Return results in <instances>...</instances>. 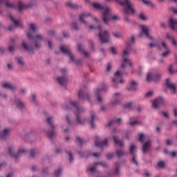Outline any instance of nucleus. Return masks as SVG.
I'll return each mask as SVG.
<instances>
[{
	"instance_id": "680f3d73",
	"label": "nucleus",
	"mask_w": 177,
	"mask_h": 177,
	"mask_svg": "<svg viewBox=\"0 0 177 177\" xmlns=\"http://www.w3.org/2000/svg\"><path fill=\"white\" fill-rule=\"evenodd\" d=\"M151 95H153V91H149L146 95L145 96L147 97H150V96H151Z\"/></svg>"
},
{
	"instance_id": "7c9ffc66",
	"label": "nucleus",
	"mask_w": 177,
	"mask_h": 177,
	"mask_svg": "<svg viewBox=\"0 0 177 177\" xmlns=\"http://www.w3.org/2000/svg\"><path fill=\"white\" fill-rule=\"evenodd\" d=\"M150 146H151V143H150V140L147 141L142 147V151L143 153H147V151H149V149H150Z\"/></svg>"
},
{
	"instance_id": "1a4fd4ad",
	"label": "nucleus",
	"mask_w": 177,
	"mask_h": 177,
	"mask_svg": "<svg viewBox=\"0 0 177 177\" xmlns=\"http://www.w3.org/2000/svg\"><path fill=\"white\" fill-rule=\"evenodd\" d=\"M47 122L48 125L52 128L51 131L47 132V136L49 138V139H53V137L55 136V131L53 129H55V125H53V117H48L47 118Z\"/></svg>"
},
{
	"instance_id": "6e6552de",
	"label": "nucleus",
	"mask_w": 177,
	"mask_h": 177,
	"mask_svg": "<svg viewBox=\"0 0 177 177\" xmlns=\"http://www.w3.org/2000/svg\"><path fill=\"white\" fill-rule=\"evenodd\" d=\"M106 89H107V86L103 84L101 86H99V87L95 91V96L97 100L100 102V103H102V102H103V99L102 98V96H100V93H102V91H106Z\"/></svg>"
},
{
	"instance_id": "7ed1b4c3",
	"label": "nucleus",
	"mask_w": 177,
	"mask_h": 177,
	"mask_svg": "<svg viewBox=\"0 0 177 177\" xmlns=\"http://www.w3.org/2000/svg\"><path fill=\"white\" fill-rule=\"evenodd\" d=\"M93 6L94 9H98V10H103V21L105 23V24H107L109 21L111 19V9L109 8L107 6H100V3H94L93 4Z\"/></svg>"
},
{
	"instance_id": "13d9d810",
	"label": "nucleus",
	"mask_w": 177,
	"mask_h": 177,
	"mask_svg": "<svg viewBox=\"0 0 177 177\" xmlns=\"http://www.w3.org/2000/svg\"><path fill=\"white\" fill-rule=\"evenodd\" d=\"M9 52H13L15 50V46H10L8 48Z\"/></svg>"
},
{
	"instance_id": "a878e982",
	"label": "nucleus",
	"mask_w": 177,
	"mask_h": 177,
	"mask_svg": "<svg viewBox=\"0 0 177 177\" xmlns=\"http://www.w3.org/2000/svg\"><path fill=\"white\" fill-rule=\"evenodd\" d=\"M162 46H163L165 50H166V52L162 54V56L163 57H167V56L169 55V48H168V46H167V44H165L164 41H162Z\"/></svg>"
},
{
	"instance_id": "a19ab883",
	"label": "nucleus",
	"mask_w": 177,
	"mask_h": 177,
	"mask_svg": "<svg viewBox=\"0 0 177 177\" xmlns=\"http://www.w3.org/2000/svg\"><path fill=\"white\" fill-rule=\"evenodd\" d=\"M133 104L132 102H128L127 104H124L123 107L124 109H132Z\"/></svg>"
},
{
	"instance_id": "338daca9",
	"label": "nucleus",
	"mask_w": 177,
	"mask_h": 177,
	"mask_svg": "<svg viewBox=\"0 0 177 177\" xmlns=\"http://www.w3.org/2000/svg\"><path fill=\"white\" fill-rule=\"evenodd\" d=\"M48 35H55V30H50L48 32Z\"/></svg>"
},
{
	"instance_id": "c756f323",
	"label": "nucleus",
	"mask_w": 177,
	"mask_h": 177,
	"mask_svg": "<svg viewBox=\"0 0 177 177\" xmlns=\"http://www.w3.org/2000/svg\"><path fill=\"white\" fill-rule=\"evenodd\" d=\"M138 89V84H136V82L132 81L131 82L130 86L127 88L128 91H136Z\"/></svg>"
},
{
	"instance_id": "e433bc0d",
	"label": "nucleus",
	"mask_w": 177,
	"mask_h": 177,
	"mask_svg": "<svg viewBox=\"0 0 177 177\" xmlns=\"http://www.w3.org/2000/svg\"><path fill=\"white\" fill-rule=\"evenodd\" d=\"M16 60L19 66H20L21 67L24 66V59H23V57H18L16 58Z\"/></svg>"
},
{
	"instance_id": "4d7b16f0",
	"label": "nucleus",
	"mask_w": 177,
	"mask_h": 177,
	"mask_svg": "<svg viewBox=\"0 0 177 177\" xmlns=\"http://www.w3.org/2000/svg\"><path fill=\"white\" fill-rule=\"evenodd\" d=\"M111 52L113 53V55H116L117 52L115 51V48L114 47H111Z\"/></svg>"
},
{
	"instance_id": "4468645a",
	"label": "nucleus",
	"mask_w": 177,
	"mask_h": 177,
	"mask_svg": "<svg viewBox=\"0 0 177 177\" xmlns=\"http://www.w3.org/2000/svg\"><path fill=\"white\" fill-rule=\"evenodd\" d=\"M162 104H164V99L160 97L153 100L152 102V107H153V109H158V107L162 106Z\"/></svg>"
},
{
	"instance_id": "72a5a7b5",
	"label": "nucleus",
	"mask_w": 177,
	"mask_h": 177,
	"mask_svg": "<svg viewBox=\"0 0 177 177\" xmlns=\"http://www.w3.org/2000/svg\"><path fill=\"white\" fill-rule=\"evenodd\" d=\"M91 117V120L90 122V124L92 127V128H95V120H96V115L95 114V112L91 111L90 113Z\"/></svg>"
},
{
	"instance_id": "cd10ccee",
	"label": "nucleus",
	"mask_w": 177,
	"mask_h": 177,
	"mask_svg": "<svg viewBox=\"0 0 177 177\" xmlns=\"http://www.w3.org/2000/svg\"><path fill=\"white\" fill-rule=\"evenodd\" d=\"M3 88L10 89L11 91H15V89H16V86L12 84L10 82H6L3 84Z\"/></svg>"
},
{
	"instance_id": "5701e85b",
	"label": "nucleus",
	"mask_w": 177,
	"mask_h": 177,
	"mask_svg": "<svg viewBox=\"0 0 177 177\" xmlns=\"http://www.w3.org/2000/svg\"><path fill=\"white\" fill-rule=\"evenodd\" d=\"M142 31L145 34L146 37L149 39H153V37L150 36L149 34V31H150V28L147 27V26L142 25L141 26Z\"/></svg>"
},
{
	"instance_id": "052dcab7",
	"label": "nucleus",
	"mask_w": 177,
	"mask_h": 177,
	"mask_svg": "<svg viewBox=\"0 0 177 177\" xmlns=\"http://www.w3.org/2000/svg\"><path fill=\"white\" fill-rule=\"evenodd\" d=\"M77 140H78L80 145H82L83 140H82V138H81L80 136L77 137Z\"/></svg>"
},
{
	"instance_id": "09e8293b",
	"label": "nucleus",
	"mask_w": 177,
	"mask_h": 177,
	"mask_svg": "<svg viewBox=\"0 0 177 177\" xmlns=\"http://www.w3.org/2000/svg\"><path fill=\"white\" fill-rule=\"evenodd\" d=\"M113 157H114V153H109L106 154V158L108 160H111V158H113Z\"/></svg>"
},
{
	"instance_id": "393cba45",
	"label": "nucleus",
	"mask_w": 177,
	"mask_h": 177,
	"mask_svg": "<svg viewBox=\"0 0 177 177\" xmlns=\"http://www.w3.org/2000/svg\"><path fill=\"white\" fill-rule=\"evenodd\" d=\"M121 122H122V120L121 118L113 119L111 122H109V123L108 124V127H115L116 124H121Z\"/></svg>"
},
{
	"instance_id": "de8ad7c7",
	"label": "nucleus",
	"mask_w": 177,
	"mask_h": 177,
	"mask_svg": "<svg viewBox=\"0 0 177 177\" xmlns=\"http://www.w3.org/2000/svg\"><path fill=\"white\" fill-rule=\"evenodd\" d=\"M129 124L133 127V125H136V124H139V122L134 120L133 122H132V118H130V122Z\"/></svg>"
},
{
	"instance_id": "20e7f679",
	"label": "nucleus",
	"mask_w": 177,
	"mask_h": 177,
	"mask_svg": "<svg viewBox=\"0 0 177 177\" xmlns=\"http://www.w3.org/2000/svg\"><path fill=\"white\" fill-rule=\"evenodd\" d=\"M70 104L77 110L76 117H77V124L82 125L84 124V122H86V120L85 119L82 120V114L85 113V109H84V108H82V106H80V105H78V104H77V102H75L71 101Z\"/></svg>"
},
{
	"instance_id": "0e129e2a",
	"label": "nucleus",
	"mask_w": 177,
	"mask_h": 177,
	"mask_svg": "<svg viewBox=\"0 0 177 177\" xmlns=\"http://www.w3.org/2000/svg\"><path fill=\"white\" fill-rule=\"evenodd\" d=\"M171 41H172V44L174 45V46H177V41H176V39H172Z\"/></svg>"
},
{
	"instance_id": "f257e3e1",
	"label": "nucleus",
	"mask_w": 177,
	"mask_h": 177,
	"mask_svg": "<svg viewBox=\"0 0 177 177\" xmlns=\"http://www.w3.org/2000/svg\"><path fill=\"white\" fill-rule=\"evenodd\" d=\"M109 1L111 0H107ZM118 3L121 5L123 8V13L124 15V20L127 23H131L129 16L130 15H135V7L132 1L130 0H115Z\"/></svg>"
},
{
	"instance_id": "e2e57ef3",
	"label": "nucleus",
	"mask_w": 177,
	"mask_h": 177,
	"mask_svg": "<svg viewBox=\"0 0 177 177\" xmlns=\"http://www.w3.org/2000/svg\"><path fill=\"white\" fill-rule=\"evenodd\" d=\"M16 28V27L15 26H10L9 27H8V30H10V31H13V30H15Z\"/></svg>"
},
{
	"instance_id": "f03ea898",
	"label": "nucleus",
	"mask_w": 177,
	"mask_h": 177,
	"mask_svg": "<svg viewBox=\"0 0 177 177\" xmlns=\"http://www.w3.org/2000/svg\"><path fill=\"white\" fill-rule=\"evenodd\" d=\"M30 29L28 32V37L30 39H35V45L36 49H39L41 48V42L39 41H42L43 37L42 35L40 34H37L38 32V26L35 24H30Z\"/></svg>"
},
{
	"instance_id": "f3484780",
	"label": "nucleus",
	"mask_w": 177,
	"mask_h": 177,
	"mask_svg": "<svg viewBox=\"0 0 177 177\" xmlns=\"http://www.w3.org/2000/svg\"><path fill=\"white\" fill-rule=\"evenodd\" d=\"M107 138H106L104 141H100L99 140V137L95 136V145L97 147H103L104 146H107Z\"/></svg>"
},
{
	"instance_id": "9b49d317",
	"label": "nucleus",
	"mask_w": 177,
	"mask_h": 177,
	"mask_svg": "<svg viewBox=\"0 0 177 177\" xmlns=\"http://www.w3.org/2000/svg\"><path fill=\"white\" fill-rule=\"evenodd\" d=\"M60 50L64 55H66L67 56L70 57V59L72 62H75V59H74V56L71 55V51L70 50V48H68L66 46H62L60 47Z\"/></svg>"
},
{
	"instance_id": "2f4dec72",
	"label": "nucleus",
	"mask_w": 177,
	"mask_h": 177,
	"mask_svg": "<svg viewBox=\"0 0 177 177\" xmlns=\"http://www.w3.org/2000/svg\"><path fill=\"white\" fill-rule=\"evenodd\" d=\"M115 77L113 79V82H114V84H118L119 81L118 77H120L121 78V77H122V73L120 71H117L115 73Z\"/></svg>"
},
{
	"instance_id": "c03bdc74",
	"label": "nucleus",
	"mask_w": 177,
	"mask_h": 177,
	"mask_svg": "<svg viewBox=\"0 0 177 177\" xmlns=\"http://www.w3.org/2000/svg\"><path fill=\"white\" fill-rule=\"evenodd\" d=\"M35 154H37V149H32L30 151V157L34 158V157H35Z\"/></svg>"
},
{
	"instance_id": "49530a36",
	"label": "nucleus",
	"mask_w": 177,
	"mask_h": 177,
	"mask_svg": "<svg viewBox=\"0 0 177 177\" xmlns=\"http://www.w3.org/2000/svg\"><path fill=\"white\" fill-rule=\"evenodd\" d=\"M62 174V169H58L57 171H55V176L57 177Z\"/></svg>"
},
{
	"instance_id": "37998d69",
	"label": "nucleus",
	"mask_w": 177,
	"mask_h": 177,
	"mask_svg": "<svg viewBox=\"0 0 177 177\" xmlns=\"http://www.w3.org/2000/svg\"><path fill=\"white\" fill-rule=\"evenodd\" d=\"M6 8H15V4H12L10 3H9V1H6Z\"/></svg>"
},
{
	"instance_id": "ddd939ff",
	"label": "nucleus",
	"mask_w": 177,
	"mask_h": 177,
	"mask_svg": "<svg viewBox=\"0 0 177 177\" xmlns=\"http://www.w3.org/2000/svg\"><path fill=\"white\" fill-rule=\"evenodd\" d=\"M37 2L35 0L32 1V2L29 3L28 6H26L24 4V3L19 1V12H21L22 10H24V9H27V8H32L35 5H36Z\"/></svg>"
},
{
	"instance_id": "4be33fe9",
	"label": "nucleus",
	"mask_w": 177,
	"mask_h": 177,
	"mask_svg": "<svg viewBox=\"0 0 177 177\" xmlns=\"http://www.w3.org/2000/svg\"><path fill=\"white\" fill-rule=\"evenodd\" d=\"M10 133V129H5L3 131L0 132V139H6Z\"/></svg>"
},
{
	"instance_id": "f8f14e48",
	"label": "nucleus",
	"mask_w": 177,
	"mask_h": 177,
	"mask_svg": "<svg viewBox=\"0 0 177 177\" xmlns=\"http://www.w3.org/2000/svg\"><path fill=\"white\" fill-rule=\"evenodd\" d=\"M160 80H161V74L160 73H157L154 75H151V74L148 73L147 75V81H148V82L151 81L157 82V81H160Z\"/></svg>"
},
{
	"instance_id": "8fccbe9b",
	"label": "nucleus",
	"mask_w": 177,
	"mask_h": 177,
	"mask_svg": "<svg viewBox=\"0 0 177 177\" xmlns=\"http://www.w3.org/2000/svg\"><path fill=\"white\" fill-rule=\"evenodd\" d=\"M166 38L167 39H169V41H172V39H174V36L169 35V34H166Z\"/></svg>"
},
{
	"instance_id": "bf43d9fd",
	"label": "nucleus",
	"mask_w": 177,
	"mask_h": 177,
	"mask_svg": "<svg viewBox=\"0 0 177 177\" xmlns=\"http://www.w3.org/2000/svg\"><path fill=\"white\" fill-rule=\"evenodd\" d=\"M115 165H116V171H115V174H116V175H119L120 171L118 170V168H119L118 163H115Z\"/></svg>"
},
{
	"instance_id": "dca6fc26",
	"label": "nucleus",
	"mask_w": 177,
	"mask_h": 177,
	"mask_svg": "<svg viewBox=\"0 0 177 177\" xmlns=\"http://www.w3.org/2000/svg\"><path fill=\"white\" fill-rule=\"evenodd\" d=\"M136 149V147L135 145H132L130 147V154H131L133 158L132 162L136 164V165H138V160H136V153H135V150Z\"/></svg>"
},
{
	"instance_id": "864d4df0",
	"label": "nucleus",
	"mask_w": 177,
	"mask_h": 177,
	"mask_svg": "<svg viewBox=\"0 0 177 177\" xmlns=\"http://www.w3.org/2000/svg\"><path fill=\"white\" fill-rule=\"evenodd\" d=\"M139 17L141 19V20H146V16H145L143 13H140Z\"/></svg>"
},
{
	"instance_id": "f704fd0d",
	"label": "nucleus",
	"mask_w": 177,
	"mask_h": 177,
	"mask_svg": "<svg viewBox=\"0 0 177 177\" xmlns=\"http://www.w3.org/2000/svg\"><path fill=\"white\" fill-rule=\"evenodd\" d=\"M15 103L17 104V107L21 110V109H24V102H21L19 99L16 100Z\"/></svg>"
},
{
	"instance_id": "423d86ee",
	"label": "nucleus",
	"mask_w": 177,
	"mask_h": 177,
	"mask_svg": "<svg viewBox=\"0 0 177 177\" xmlns=\"http://www.w3.org/2000/svg\"><path fill=\"white\" fill-rule=\"evenodd\" d=\"M15 151V148L13 147H10L8 148V153L11 157L13 158H15V160H17L19 157H21V156H24V154H27V151L24 149H19L18 151V153L17 154H15L13 153Z\"/></svg>"
},
{
	"instance_id": "9d476101",
	"label": "nucleus",
	"mask_w": 177,
	"mask_h": 177,
	"mask_svg": "<svg viewBox=\"0 0 177 177\" xmlns=\"http://www.w3.org/2000/svg\"><path fill=\"white\" fill-rule=\"evenodd\" d=\"M88 17H92V15H91V13L89 12H83L80 15H79L80 21H81V23H83L84 26H88L89 24V23L86 21Z\"/></svg>"
},
{
	"instance_id": "4c0bfd02",
	"label": "nucleus",
	"mask_w": 177,
	"mask_h": 177,
	"mask_svg": "<svg viewBox=\"0 0 177 177\" xmlns=\"http://www.w3.org/2000/svg\"><path fill=\"white\" fill-rule=\"evenodd\" d=\"M116 154L118 158H121V157H124V156L125 155V152L124 151V149H121L116 151Z\"/></svg>"
},
{
	"instance_id": "6ab92c4d",
	"label": "nucleus",
	"mask_w": 177,
	"mask_h": 177,
	"mask_svg": "<svg viewBox=\"0 0 177 177\" xmlns=\"http://www.w3.org/2000/svg\"><path fill=\"white\" fill-rule=\"evenodd\" d=\"M22 46L28 53H30V55L34 53V46L26 44V41L22 42Z\"/></svg>"
},
{
	"instance_id": "b1692460",
	"label": "nucleus",
	"mask_w": 177,
	"mask_h": 177,
	"mask_svg": "<svg viewBox=\"0 0 177 177\" xmlns=\"http://www.w3.org/2000/svg\"><path fill=\"white\" fill-rule=\"evenodd\" d=\"M169 26H170L172 30H175L176 31H177V19L171 18L169 21Z\"/></svg>"
},
{
	"instance_id": "aec40b11",
	"label": "nucleus",
	"mask_w": 177,
	"mask_h": 177,
	"mask_svg": "<svg viewBox=\"0 0 177 177\" xmlns=\"http://www.w3.org/2000/svg\"><path fill=\"white\" fill-rule=\"evenodd\" d=\"M166 85L169 89L172 92V93H176V87H175V85L171 82L169 79L166 80Z\"/></svg>"
},
{
	"instance_id": "603ef678",
	"label": "nucleus",
	"mask_w": 177,
	"mask_h": 177,
	"mask_svg": "<svg viewBox=\"0 0 177 177\" xmlns=\"http://www.w3.org/2000/svg\"><path fill=\"white\" fill-rule=\"evenodd\" d=\"M68 155L69 156V161L70 162H73V154H71V152H67Z\"/></svg>"
},
{
	"instance_id": "774afa93",
	"label": "nucleus",
	"mask_w": 177,
	"mask_h": 177,
	"mask_svg": "<svg viewBox=\"0 0 177 177\" xmlns=\"http://www.w3.org/2000/svg\"><path fill=\"white\" fill-rule=\"evenodd\" d=\"M171 10L173 13H175L176 15H177V8H171Z\"/></svg>"
},
{
	"instance_id": "a211bd4d",
	"label": "nucleus",
	"mask_w": 177,
	"mask_h": 177,
	"mask_svg": "<svg viewBox=\"0 0 177 177\" xmlns=\"http://www.w3.org/2000/svg\"><path fill=\"white\" fill-rule=\"evenodd\" d=\"M97 165H102L104 167H107V164L106 163L95 162L94 166L87 168V171H89L91 174H95L96 171V167H97Z\"/></svg>"
},
{
	"instance_id": "c9c22d12",
	"label": "nucleus",
	"mask_w": 177,
	"mask_h": 177,
	"mask_svg": "<svg viewBox=\"0 0 177 177\" xmlns=\"http://www.w3.org/2000/svg\"><path fill=\"white\" fill-rule=\"evenodd\" d=\"M143 3L147 5V6H150V8H152L153 9H156V4L153 3V2L149 1V0H141Z\"/></svg>"
},
{
	"instance_id": "69168bd1",
	"label": "nucleus",
	"mask_w": 177,
	"mask_h": 177,
	"mask_svg": "<svg viewBox=\"0 0 177 177\" xmlns=\"http://www.w3.org/2000/svg\"><path fill=\"white\" fill-rule=\"evenodd\" d=\"M166 143L168 146H171V145H172V141H171V140H167Z\"/></svg>"
},
{
	"instance_id": "39448f33",
	"label": "nucleus",
	"mask_w": 177,
	"mask_h": 177,
	"mask_svg": "<svg viewBox=\"0 0 177 177\" xmlns=\"http://www.w3.org/2000/svg\"><path fill=\"white\" fill-rule=\"evenodd\" d=\"M89 28H90V30H93V29L97 28V30L99 31V37H100L101 44H104L106 42H109L110 37L109 36V32L107 30H104V32H102V29L100 28V26L96 27V26L90 25Z\"/></svg>"
},
{
	"instance_id": "c85d7f7f",
	"label": "nucleus",
	"mask_w": 177,
	"mask_h": 177,
	"mask_svg": "<svg viewBox=\"0 0 177 177\" xmlns=\"http://www.w3.org/2000/svg\"><path fill=\"white\" fill-rule=\"evenodd\" d=\"M77 49L79 52H80V53H83V55H84L86 57H89V54H88V53L85 52V50H84V47L82 46V44H77Z\"/></svg>"
},
{
	"instance_id": "ea45409f",
	"label": "nucleus",
	"mask_w": 177,
	"mask_h": 177,
	"mask_svg": "<svg viewBox=\"0 0 177 177\" xmlns=\"http://www.w3.org/2000/svg\"><path fill=\"white\" fill-rule=\"evenodd\" d=\"M66 6H68V8H71L72 9H77V5H75L71 2L67 3Z\"/></svg>"
},
{
	"instance_id": "5fc2aeb1",
	"label": "nucleus",
	"mask_w": 177,
	"mask_h": 177,
	"mask_svg": "<svg viewBox=\"0 0 177 177\" xmlns=\"http://www.w3.org/2000/svg\"><path fill=\"white\" fill-rule=\"evenodd\" d=\"M113 36H114L115 38H120V37H121V33H120V32L113 33Z\"/></svg>"
},
{
	"instance_id": "6e6d98bb",
	"label": "nucleus",
	"mask_w": 177,
	"mask_h": 177,
	"mask_svg": "<svg viewBox=\"0 0 177 177\" xmlns=\"http://www.w3.org/2000/svg\"><path fill=\"white\" fill-rule=\"evenodd\" d=\"M169 72L170 73V74H174L175 73V71L172 68V65H170V66L169 68Z\"/></svg>"
},
{
	"instance_id": "2eb2a0df",
	"label": "nucleus",
	"mask_w": 177,
	"mask_h": 177,
	"mask_svg": "<svg viewBox=\"0 0 177 177\" xmlns=\"http://www.w3.org/2000/svg\"><path fill=\"white\" fill-rule=\"evenodd\" d=\"M120 102H121V94L116 93L113 96V99L111 100L110 104L111 106H115V104H118Z\"/></svg>"
},
{
	"instance_id": "0eeeda50",
	"label": "nucleus",
	"mask_w": 177,
	"mask_h": 177,
	"mask_svg": "<svg viewBox=\"0 0 177 177\" xmlns=\"http://www.w3.org/2000/svg\"><path fill=\"white\" fill-rule=\"evenodd\" d=\"M129 48H127L126 50H124L123 51V53L122 55V57H123V62L122 63L121 65V68H124L127 63H129L130 67H132V63H131V62H129V59H128V57H129Z\"/></svg>"
},
{
	"instance_id": "79ce46f5",
	"label": "nucleus",
	"mask_w": 177,
	"mask_h": 177,
	"mask_svg": "<svg viewBox=\"0 0 177 177\" xmlns=\"http://www.w3.org/2000/svg\"><path fill=\"white\" fill-rule=\"evenodd\" d=\"M158 167L159 168H165V162L164 161H160L158 162Z\"/></svg>"
},
{
	"instance_id": "a18cd8bd",
	"label": "nucleus",
	"mask_w": 177,
	"mask_h": 177,
	"mask_svg": "<svg viewBox=\"0 0 177 177\" xmlns=\"http://www.w3.org/2000/svg\"><path fill=\"white\" fill-rule=\"evenodd\" d=\"M139 140L141 143L145 142V135H143V133L140 134Z\"/></svg>"
},
{
	"instance_id": "473e14b6",
	"label": "nucleus",
	"mask_w": 177,
	"mask_h": 177,
	"mask_svg": "<svg viewBox=\"0 0 177 177\" xmlns=\"http://www.w3.org/2000/svg\"><path fill=\"white\" fill-rule=\"evenodd\" d=\"M10 18L12 20V21L14 23V24L16 27H23V24H21V22L20 21H17V20L15 19L13 16L10 15Z\"/></svg>"
},
{
	"instance_id": "412c9836",
	"label": "nucleus",
	"mask_w": 177,
	"mask_h": 177,
	"mask_svg": "<svg viewBox=\"0 0 177 177\" xmlns=\"http://www.w3.org/2000/svg\"><path fill=\"white\" fill-rule=\"evenodd\" d=\"M78 96L79 98L81 99L82 100H84L85 97L87 99L88 102H89V103H91V95H89V94H84V91H82V90H80L78 92Z\"/></svg>"
},
{
	"instance_id": "bb28decb",
	"label": "nucleus",
	"mask_w": 177,
	"mask_h": 177,
	"mask_svg": "<svg viewBox=\"0 0 177 177\" xmlns=\"http://www.w3.org/2000/svg\"><path fill=\"white\" fill-rule=\"evenodd\" d=\"M57 80L59 85H62V86H64V85L67 84V77H58Z\"/></svg>"
},
{
	"instance_id": "58836bf2",
	"label": "nucleus",
	"mask_w": 177,
	"mask_h": 177,
	"mask_svg": "<svg viewBox=\"0 0 177 177\" xmlns=\"http://www.w3.org/2000/svg\"><path fill=\"white\" fill-rule=\"evenodd\" d=\"M113 140L115 145H118V146H120V147H122L123 144L122 140L117 139V137L115 136H113Z\"/></svg>"
},
{
	"instance_id": "3c124183",
	"label": "nucleus",
	"mask_w": 177,
	"mask_h": 177,
	"mask_svg": "<svg viewBox=\"0 0 177 177\" xmlns=\"http://www.w3.org/2000/svg\"><path fill=\"white\" fill-rule=\"evenodd\" d=\"M71 28H73L74 30H78V26H77V23L75 22L72 23Z\"/></svg>"
}]
</instances>
